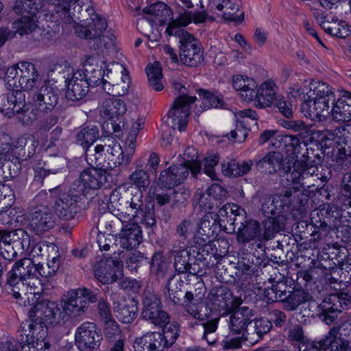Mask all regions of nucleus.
<instances>
[{
	"instance_id": "nucleus-1",
	"label": "nucleus",
	"mask_w": 351,
	"mask_h": 351,
	"mask_svg": "<svg viewBox=\"0 0 351 351\" xmlns=\"http://www.w3.org/2000/svg\"><path fill=\"white\" fill-rule=\"evenodd\" d=\"M37 145L33 135L26 134L19 137L16 145L12 149L8 145L0 146V182L3 178V168L9 169L10 176H16L21 169V160L29 158L34 154Z\"/></svg>"
},
{
	"instance_id": "nucleus-2",
	"label": "nucleus",
	"mask_w": 351,
	"mask_h": 351,
	"mask_svg": "<svg viewBox=\"0 0 351 351\" xmlns=\"http://www.w3.org/2000/svg\"><path fill=\"white\" fill-rule=\"evenodd\" d=\"M220 229L217 213L208 212L201 218L199 228L194 237L195 243L203 245L204 251L213 254L216 259L223 257L228 252L227 241H211V238H215Z\"/></svg>"
},
{
	"instance_id": "nucleus-3",
	"label": "nucleus",
	"mask_w": 351,
	"mask_h": 351,
	"mask_svg": "<svg viewBox=\"0 0 351 351\" xmlns=\"http://www.w3.org/2000/svg\"><path fill=\"white\" fill-rule=\"evenodd\" d=\"M86 160L91 167L112 170L124 163L123 152L117 141L108 138L104 144L97 145L94 149H87Z\"/></svg>"
},
{
	"instance_id": "nucleus-4",
	"label": "nucleus",
	"mask_w": 351,
	"mask_h": 351,
	"mask_svg": "<svg viewBox=\"0 0 351 351\" xmlns=\"http://www.w3.org/2000/svg\"><path fill=\"white\" fill-rule=\"evenodd\" d=\"M302 161L296 160L290 172L287 173V179H291L293 184H298L297 188L308 189L316 186V189H322L328 180V177L320 171L322 167L307 164L305 154L302 155Z\"/></svg>"
},
{
	"instance_id": "nucleus-5",
	"label": "nucleus",
	"mask_w": 351,
	"mask_h": 351,
	"mask_svg": "<svg viewBox=\"0 0 351 351\" xmlns=\"http://www.w3.org/2000/svg\"><path fill=\"white\" fill-rule=\"evenodd\" d=\"M5 82L12 92L28 91L40 84L36 66L31 62H21L7 69Z\"/></svg>"
},
{
	"instance_id": "nucleus-6",
	"label": "nucleus",
	"mask_w": 351,
	"mask_h": 351,
	"mask_svg": "<svg viewBox=\"0 0 351 351\" xmlns=\"http://www.w3.org/2000/svg\"><path fill=\"white\" fill-rule=\"evenodd\" d=\"M54 11L62 23L73 26L96 14L91 0H58Z\"/></svg>"
},
{
	"instance_id": "nucleus-7",
	"label": "nucleus",
	"mask_w": 351,
	"mask_h": 351,
	"mask_svg": "<svg viewBox=\"0 0 351 351\" xmlns=\"http://www.w3.org/2000/svg\"><path fill=\"white\" fill-rule=\"evenodd\" d=\"M265 296L272 302H280L285 311H293L301 304L308 302L311 295L308 292L301 289L288 287L285 282H276L271 285L265 291Z\"/></svg>"
},
{
	"instance_id": "nucleus-8",
	"label": "nucleus",
	"mask_w": 351,
	"mask_h": 351,
	"mask_svg": "<svg viewBox=\"0 0 351 351\" xmlns=\"http://www.w3.org/2000/svg\"><path fill=\"white\" fill-rule=\"evenodd\" d=\"M0 242V255L4 260L12 261L18 254L22 255L30 245V237L22 228L7 231L3 230Z\"/></svg>"
},
{
	"instance_id": "nucleus-9",
	"label": "nucleus",
	"mask_w": 351,
	"mask_h": 351,
	"mask_svg": "<svg viewBox=\"0 0 351 351\" xmlns=\"http://www.w3.org/2000/svg\"><path fill=\"white\" fill-rule=\"evenodd\" d=\"M0 101H7V109H12V116L23 125H32L38 118V109L32 102H26L24 93L11 92L1 95Z\"/></svg>"
},
{
	"instance_id": "nucleus-10",
	"label": "nucleus",
	"mask_w": 351,
	"mask_h": 351,
	"mask_svg": "<svg viewBox=\"0 0 351 351\" xmlns=\"http://www.w3.org/2000/svg\"><path fill=\"white\" fill-rule=\"evenodd\" d=\"M172 85L176 90L181 93L182 95L175 99L167 115L172 118L173 126H178L179 131L182 132L186 128L191 105L196 101L197 98L195 96L186 95L185 92L182 91V89L185 90V86L179 80H173Z\"/></svg>"
},
{
	"instance_id": "nucleus-11",
	"label": "nucleus",
	"mask_w": 351,
	"mask_h": 351,
	"mask_svg": "<svg viewBox=\"0 0 351 351\" xmlns=\"http://www.w3.org/2000/svg\"><path fill=\"white\" fill-rule=\"evenodd\" d=\"M180 38V56L182 62L189 66H196L203 61V51L199 41L184 30L175 32Z\"/></svg>"
},
{
	"instance_id": "nucleus-12",
	"label": "nucleus",
	"mask_w": 351,
	"mask_h": 351,
	"mask_svg": "<svg viewBox=\"0 0 351 351\" xmlns=\"http://www.w3.org/2000/svg\"><path fill=\"white\" fill-rule=\"evenodd\" d=\"M104 80V90L113 97L124 96L128 93L130 78L123 64L119 62L112 63V71Z\"/></svg>"
},
{
	"instance_id": "nucleus-13",
	"label": "nucleus",
	"mask_w": 351,
	"mask_h": 351,
	"mask_svg": "<svg viewBox=\"0 0 351 351\" xmlns=\"http://www.w3.org/2000/svg\"><path fill=\"white\" fill-rule=\"evenodd\" d=\"M94 167L82 172L79 180L72 184V191L86 196L89 190H96L105 186L107 182L106 170L104 168Z\"/></svg>"
},
{
	"instance_id": "nucleus-14",
	"label": "nucleus",
	"mask_w": 351,
	"mask_h": 351,
	"mask_svg": "<svg viewBox=\"0 0 351 351\" xmlns=\"http://www.w3.org/2000/svg\"><path fill=\"white\" fill-rule=\"evenodd\" d=\"M199 255L195 250L191 247H186L182 250L174 251L173 266L178 274H189L197 276L202 271V267L205 265L204 258L201 257L197 258Z\"/></svg>"
},
{
	"instance_id": "nucleus-15",
	"label": "nucleus",
	"mask_w": 351,
	"mask_h": 351,
	"mask_svg": "<svg viewBox=\"0 0 351 351\" xmlns=\"http://www.w3.org/2000/svg\"><path fill=\"white\" fill-rule=\"evenodd\" d=\"M143 311L141 316L149 320L154 325L162 326L169 320V315L161 308V302L158 296L152 290H145L143 296Z\"/></svg>"
},
{
	"instance_id": "nucleus-16",
	"label": "nucleus",
	"mask_w": 351,
	"mask_h": 351,
	"mask_svg": "<svg viewBox=\"0 0 351 351\" xmlns=\"http://www.w3.org/2000/svg\"><path fill=\"white\" fill-rule=\"evenodd\" d=\"M351 306L350 295L346 293L330 294L326 297L319 304V308L327 324H330L337 317L339 313Z\"/></svg>"
},
{
	"instance_id": "nucleus-17",
	"label": "nucleus",
	"mask_w": 351,
	"mask_h": 351,
	"mask_svg": "<svg viewBox=\"0 0 351 351\" xmlns=\"http://www.w3.org/2000/svg\"><path fill=\"white\" fill-rule=\"evenodd\" d=\"M84 71H82L83 77L90 86L101 85L104 89V80L109 75L112 71V64L106 66L103 61H99L98 57L93 55L86 56L85 61Z\"/></svg>"
},
{
	"instance_id": "nucleus-18",
	"label": "nucleus",
	"mask_w": 351,
	"mask_h": 351,
	"mask_svg": "<svg viewBox=\"0 0 351 351\" xmlns=\"http://www.w3.org/2000/svg\"><path fill=\"white\" fill-rule=\"evenodd\" d=\"M27 225L38 235L44 234L56 225V218L47 206H40L32 210L27 216Z\"/></svg>"
},
{
	"instance_id": "nucleus-19",
	"label": "nucleus",
	"mask_w": 351,
	"mask_h": 351,
	"mask_svg": "<svg viewBox=\"0 0 351 351\" xmlns=\"http://www.w3.org/2000/svg\"><path fill=\"white\" fill-rule=\"evenodd\" d=\"M101 339V333L93 322H84L76 330L75 342L81 351L99 348Z\"/></svg>"
},
{
	"instance_id": "nucleus-20",
	"label": "nucleus",
	"mask_w": 351,
	"mask_h": 351,
	"mask_svg": "<svg viewBox=\"0 0 351 351\" xmlns=\"http://www.w3.org/2000/svg\"><path fill=\"white\" fill-rule=\"evenodd\" d=\"M106 28V20L97 14L88 18V21H84L83 24L74 25L75 33L78 37L99 43V36H102Z\"/></svg>"
},
{
	"instance_id": "nucleus-21",
	"label": "nucleus",
	"mask_w": 351,
	"mask_h": 351,
	"mask_svg": "<svg viewBox=\"0 0 351 351\" xmlns=\"http://www.w3.org/2000/svg\"><path fill=\"white\" fill-rule=\"evenodd\" d=\"M29 316L36 317L43 319L47 324L53 325L62 321L65 314L56 302L45 300L36 304L30 309Z\"/></svg>"
},
{
	"instance_id": "nucleus-22",
	"label": "nucleus",
	"mask_w": 351,
	"mask_h": 351,
	"mask_svg": "<svg viewBox=\"0 0 351 351\" xmlns=\"http://www.w3.org/2000/svg\"><path fill=\"white\" fill-rule=\"evenodd\" d=\"M218 221L221 228L231 232H236L241 222L245 219V211L234 204H226L219 210Z\"/></svg>"
},
{
	"instance_id": "nucleus-23",
	"label": "nucleus",
	"mask_w": 351,
	"mask_h": 351,
	"mask_svg": "<svg viewBox=\"0 0 351 351\" xmlns=\"http://www.w3.org/2000/svg\"><path fill=\"white\" fill-rule=\"evenodd\" d=\"M123 263L119 260L108 258L97 263L95 276L101 282L109 284L116 282L123 276Z\"/></svg>"
},
{
	"instance_id": "nucleus-24",
	"label": "nucleus",
	"mask_w": 351,
	"mask_h": 351,
	"mask_svg": "<svg viewBox=\"0 0 351 351\" xmlns=\"http://www.w3.org/2000/svg\"><path fill=\"white\" fill-rule=\"evenodd\" d=\"M71 73L65 77L66 83V97L71 101H78L84 98L88 92L89 84L83 77L82 71H74L73 69H68Z\"/></svg>"
},
{
	"instance_id": "nucleus-25",
	"label": "nucleus",
	"mask_w": 351,
	"mask_h": 351,
	"mask_svg": "<svg viewBox=\"0 0 351 351\" xmlns=\"http://www.w3.org/2000/svg\"><path fill=\"white\" fill-rule=\"evenodd\" d=\"M81 195L77 192L72 191V186L68 194H64L56 200L54 210L56 214L65 220L74 218L80 210L78 203L81 199Z\"/></svg>"
},
{
	"instance_id": "nucleus-26",
	"label": "nucleus",
	"mask_w": 351,
	"mask_h": 351,
	"mask_svg": "<svg viewBox=\"0 0 351 351\" xmlns=\"http://www.w3.org/2000/svg\"><path fill=\"white\" fill-rule=\"evenodd\" d=\"M29 317L28 324H24L20 337L23 342L44 341L47 335V324L36 317Z\"/></svg>"
},
{
	"instance_id": "nucleus-27",
	"label": "nucleus",
	"mask_w": 351,
	"mask_h": 351,
	"mask_svg": "<svg viewBox=\"0 0 351 351\" xmlns=\"http://www.w3.org/2000/svg\"><path fill=\"white\" fill-rule=\"evenodd\" d=\"M237 240L241 244H246L250 241H255L258 247H261V232H262L260 223L252 219H245L241 222L237 230Z\"/></svg>"
},
{
	"instance_id": "nucleus-28",
	"label": "nucleus",
	"mask_w": 351,
	"mask_h": 351,
	"mask_svg": "<svg viewBox=\"0 0 351 351\" xmlns=\"http://www.w3.org/2000/svg\"><path fill=\"white\" fill-rule=\"evenodd\" d=\"M116 241L123 249L130 250L137 247L143 241L142 230L136 223H127L116 234Z\"/></svg>"
},
{
	"instance_id": "nucleus-29",
	"label": "nucleus",
	"mask_w": 351,
	"mask_h": 351,
	"mask_svg": "<svg viewBox=\"0 0 351 351\" xmlns=\"http://www.w3.org/2000/svg\"><path fill=\"white\" fill-rule=\"evenodd\" d=\"M34 101L39 110L47 113L51 112L58 101L57 90L50 85L44 84L36 93Z\"/></svg>"
},
{
	"instance_id": "nucleus-30",
	"label": "nucleus",
	"mask_w": 351,
	"mask_h": 351,
	"mask_svg": "<svg viewBox=\"0 0 351 351\" xmlns=\"http://www.w3.org/2000/svg\"><path fill=\"white\" fill-rule=\"evenodd\" d=\"M188 176L187 167L172 165L160 173L158 185L160 188L171 189L175 185L180 184Z\"/></svg>"
},
{
	"instance_id": "nucleus-31",
	"label": "nucleus",
	"mask_w": 351,
	"mask_h": 351,
	"mask_svg": "<svg viewBox=\"0 0 351 351\" xmlns=\"http://www.w3.org/2000/svg\"><path fill=\"white\" fill-rule=\"evenodd\" d=\"M253 311L247 306L233 311L229 317V328L234 334L244 333L249 328Z\"/></svg>"
},
{
	"instance_id": "nucleus-32",
	"label": "nucleus",
	"mask_w": 351,
	"mask_h": 351,
	"mask_svg": "<svg viewBox=\"0 0 351 351\" xmlns=\"http://www.w3.org/2000/svg\"><path fill=\"white\" fill-rule=\"evenodd\" d=\"M109 201L108 208L110 213L122 221H127L136 217L128 204L127 197L120 196L118 193H113Z\"/></svg>"
},
{
	"instance_id": "nucleus-33",
	"label": "nucleus",
	"mask_w": 351,
	"mask_h": 351,
	"mask_svg": "<svg viewBox=\"0 0 351 351\" xmlns=\"http://www.w3.org/2000/svg\"><path fill=\"white\" fill-rule=\"evenodd\" d=\"M287 195L282 193L267 196L264 198L261 206L263 215L269 217L270 215H280L286 213L289 204Z\"/></svg>"
},
{
	"instance_id": "nucleus-34",
	"label": "nucleus",
	"mask_w": 351,
	"mask_h": 351,
	"mask_svg": "<svg viewBox=\"0 0 351 351\" xmlns=\"http://www.w3.org/2000/svg\"><path fill=\"white\" fill-rule=\"evenodd\" d=\"M133 347L135 351H163L165 343L160 332H148L136 338Z\"/></svg>"
},
{
	"instance_id": "nucleus-35",
	"label": "nucleus",
	"mask_w": 351,
	"mask_h": 351,
	"mask_svg": "<svg viewBox=\"0 0 351 351\" xmlns=\"http://www.w3.org/2000/svg\"><path fill=\"white\" fill-rule=\"evenodd\" d=\"M276 86L274 82L267 81L257 86L251 101L259 108H265L271 106L276 95Z\"/></svg>"
},
{
	"instance_id": "nucleus-36",
	"label": "nucleus",
	"mask_w": 351,
	"mask_h": 351,
	"mask_svg": "<svg viewBox=\"0 0 351 351\" xmlns=\"http://www.w3.org/2000/svg\"><path fill=\"white\" fill-rule=\"evenodd\" d=\"M330 104L319 101L317 98H311L308 97L305 100L302 108L306 109L308 116L313 119L319 121L325 120L328 115L332 116L333 107Z\"/></svg>"
},
{
	"instance_id": "nucleus-37",
	"label": "nucleus",
	"mask_w": 351,
	"mask_h": 351,
	"mask_svg": "<svg viewBox=\"0 0 351 351\" xmlns=\"http://www.w3.org/2000/svg\"><path fill=\"white\" fill-rule=\"evenodd\" d=\"M272 328L271 321L266 318L251 319L249 328L245 330L243 338L250 343L260 340L263 336L270 331Z\"/></svg>"
},
{
	"instance_id": "nucleus-38",
	"label": "nucleus",
	"mask_w": 351,
	"mask_h": 351,
	"mask_svg": "<svg viewBox=\"0 0 351 351\" xmlns=\"http://www.w3.org/2000/svg\"><path fill=\"white\" fill-rule=\"evenodd\" d=\"M308 97L317 98L319 101L327 104L335 106L336 104V96L333 88L324 82H317L310 84V90Z\"/></svg>"
},
{
	"instance_id": "nucleus-39",
	"label": "nucleus",
	"mask_w": 351,
	"mask_h": 351,
	"mask_svg": "<svg viewBox=\"0 0 351 351\" xmlns=\"http://www.w3.org/2000/svg\"><path fill=\"white\" fill-rule=\"evenodd\" d=\"M127 111L126 104L120 99L108 97L104 100L101 107V113L104 117L112 121L119 119Z\"/></svg>"
},
{
	"instance_id": "nucleus-40",
	"label": "nucleus",
	"mask_w": 351,
	"mask_h": 351,
	"mask_svg": "<svg viewBox=\"0 0 351 351\" xmlns=\"http://www.w3.org/2000/svg\"><path fill=\"white\" fill-rule=\"evenodd\" d=\"M87 308V301L81 298L75 289L68 292V298L63 306L65 315L69 314L73 317H79L82 315Z\"/></svg>"
},
{
	"instance_id": "nucleus-41",
	"label": "nucleus",
	"mask_w": 351,
	"mask_h": 351,
	"mask_svg": "<svg viewBox=\"0 0 351 351\" xmlns=\"http://www.w3.org/2000/svg\"><path fill=\"white\" fill-rule=\"evenodd\" d=\"M113 308L117 317L123 323H131L137 315V302L133 298L114 302Z\"/></svg>"
},
{
	"instance_id": "nucleus-42",
	"label": "nucleus",
	"mask_w": 351,
	"mask_h": 351,
	"mask_svg": "<svg viewBox=\"0 0 351 351\" xmlns=\"http://www.w3.org/2000/svg\"><path fill=\"white\" fill-rule=\"evenodd\" d=\"M332 119L337 122L351 121V93L345 91L333 107Z\"/></svg>"
},
{
	"instance_id": "nucleus-43",
	"label": "nucleus",
	"mask_w": 351,
	"mask_h": 351,
	"mask_svg": "<svg viewBox=\"0 0 351 351\" xmlns=\"http://www.w3.org/2000/svg\"><path fill=\"white\" fill-rule=\"evenodd\" d=\"M11 271L24 279L26 282L40 275L38 265L35 264L31 258H21L16 261Z\"/></svg>"
},
{
	"instance_id": "nucleus-44",
	"label": "nucleus",
	"mask_w": 351,
	"mask_h": 351,
	"mask_svg": "<svg viewBox=\"0 0 351 351\" xmlns=\"http://www.w3.org/2000/svg\"><path fill=\"white\" fill-rule=\"evenodd\" d=\"M282 195H287L286 196L289 199L288 202H289V204L287 205L289 208L286 213H291L295 215L297 213L300 214L304 212V206L308 199V195L306 193L293 188L285 190Z\"/></svg>"
},
{
	"instance_id": "nucleus-45",
	"label": "nucleus",
	"mask_w": 351,
	"mask_h": 351,
	"mask_svg": "<svg viewBox=\"0 0 351 351\" xmlns=\"http://www.w3.org/2000/svg\"><path fill=\"white\" fill-rule=\"evenodd\" d=\"M204 293L199 295L191 291L185 293L184 297V308L185 311L193 317L197 319H203V315L200 311L203 307Z\"/></svg>"
},
{
	"instance_id": "nucleus-46",
	"label": "nucleus",
	"mask_w": 351,
	"mask_h": 351,
	"mask_svg": "<svg viewBox=\"0 0 351 351\" xmlns=\"http://www.w3.org/2000/svg\"><path fill=\"white\" fill-rule=\"evenodd\" d=\"M26 282L11 270L7 274L5 288L7 292L12 294L16 299H24L27 293Z\"/></svg>"
},
{
	"instance_id": "nucleus-47",
	"label": "nucleus",
	"mask_w": 351,
	"mask_h": 351,
	"mask_svg": "<svg viewBox=\"0 0 351 351\" xmlns=\"http://www.w3.org/2000/svg\"><path fill=\"white\" fill-rule=\"evenodd\" d=\"M123 221L112 215L108 214L101 216L97 221V229L99 234H107L108 237L118 234L117 232L123 227Z\"/></svg>"
},
{
	"instance_id": "nucleus-48",
	"label": "nucleus",
	"mask_w": 351,
	"mask_h": 351,
	"mask_svg": "<svg viewBox=\"0 0 351 351\" xmlns=\"http://www.w3.org/2000/svg\"><path fill=\"white\" fill-rule=\"evenodd\" d=\"M283 156L280 152H270L263 158L255 160L256 167L258 169L268 171L269 173L276 172L280 168Z\"/></svg>"
},
{
	"instance_id": "nucleus-49",
	"label": "nucleus",
	"mask_w": 351,
	"mask_h": 351,
	"mask_svg": "<svg viewBox=\"0 0 351 351\" xmlns=\"http://www.w3.org/2000/svg\"><path fill=\"white\" fill-rule=\"evenodd\" d=\"M252 160H248L239 163L235 160H230L228 162H223L221 170L223 173L228 177H238L246 174L252 168Z\"/></svg>"
},
{
	"instance_id": "nucleus-50",
	"label": "nucleus",
	"mask_w": 351,
	"mask_h": 351,
	"mask_svg": "<svg viewBox=\"0 0 351 351\" xmlns=\"http://www.w3.org/2000/svg\"><path fill=\"white\" fill-rule=\"evenodd\" d=\"M322 27L329 34L341 38H344L351 34V27L348 25L346 21H339L338 19L333 18L330 21L324 22Z\"/></svg>"
},
{
	"instance_id": "nucleus-51",
	"label": "nucleus",
	"mask_w": 351,
	"mask_h": 351,
	"mask_svg": "<svg viewBox=\"0 0 351 351\" xmlns=\"http://www.w3.org/2000/svg\"><path fill=\"white\" fill-rule=\"evenodd\" d=\"M216 8L219 11H223V17L228 21H242L244 18L243 12L239 16L236 15L239 10V5L232 3L230 0H216Z\"/></svg>"
},
{
	"instance_id": "nucleus-52",
	"label": "nucleus",
	"mask_w": 351,
	"mask_h": 351,
	"mask_svg": "<svg viewBox=\"0 0 351 351\" xmlns=\"http://www.w3.org/2000/svg\"><path fill=\"white\" fill-rule=\"evenodd\" d=\"M283 228V223H280L276 217H268L263 221L261 226L262 232H261V245L264 242L272 239Z\"/></svg>"
},
{
	"instance_id": "nucleus-53",
	"label": "nucleus",
	"mask_w": 351,
	"mask_h": 351,
	"mask_svg": "<svg viewBox=\"0 0 351 351\" xmlns=\"http://www.w3.org/2000/svg\"><path fill=\"white\" fill-rule=\"evenodd\" d=\"M150 269L151 272L158 279H163L167 276L169 270V264L162 253L156 252L154 254L152 258Z\"/></svg>"
},
{
	"instance_id": "nucleus-54",
	"label": "nucleus",
	"mask_w": 351,
	"mask_h": 351,
	"mask_svg": "<svg viewBox=\"0 0 351 351\" xmlns=\"http://www.w3.org/2000/svg\"><path fill=\"white\" fill-rule=\"evenodd\" d=\"M183 285V282L174 276L168 279L167 285L168 298L174 304H180L184 297Z\"/></svg>"
},
{
	"instance_id": "nucleus-55",
	"label": "nucleus",
	"mask_w": 351,
	"mask_h": 351,
	"mask_svg": "<svg viewBox=\"0 0 351 351\" xmlns=\"http://www.w3.org/2000/svg\"><path fill=\"white\" fill-rule=\"evenodd\" d=\"M37 27L36 17L24 15L20 19L16 20L12 23V31L15 34H19L21 36L32 33Z\"/></svg>"
},
{
	"instance_id": "nucleus-56",
	"label": "nucleus",
	"mask_w": 351,
	"mask_h": 351,
	"mask_svg": "<svg viewBox=\"0 0 351 351\" xmlns=\"http://www.w3.org/2000/svg\"><path fill=\"white\" fill-rule=\"evenodd\" d=\"M43 5V0H16L14 9L16 13L26 12L27 16L35 17L36 13Z\"/></svg>"
},
{
	"instance_id": "nucleus-57",
	"label": "nucleus",
	"mask_w": 351,
	"mask_h": 351,
	"mask_svg": "<svg viewBox=\"0 0 351 351\" xmlns=\"http://www.w3.org/2000/svg\"><path fill=\"white\" fill-rule=\"evenodd\" d=\"M232 297V293L226 286H220L214 287L211 289L207 298L217 307H222L223 304H226V302Z\"/></svg>"
},
{
	"instance_id": "nucleus-58",
	"label": "nucleus",
	"mask_w": 351,
	"mask_h": 351,
	"mask_svg": "<svg viewBox=\"0 0 351 351\" xmlns=\"http://www.w3.org/2000/svg\"><path fill=\"white\" fill-rule=\"evenodd\" d=\"M183 157V162L180 164V166H185L188 167V171H190L193 176H196L201 171V164L195 158L197 157V152L193 147H188L184 153Z\"/></svg>"
},
{
	"instance_id": "nucleus-59",
	"label": "nucleus",
	"mask_w": 351,
	"mask_h": 351,
	"mask_svg": "<svg viewBox=\"0 0 351 351\" xmlns=\"http://www.w3.org/2000/svg\"><path fill=\"white\" fill-rule=\"evenodd\" d=\"M58 247L53 243L40 241L34 244L29 252L33 258L36 256H46L50 258L51 255L56 254Z\"/></svg>"
},
{
	"instance_id": "nucleus-60",
	"label": "nucleus",
	"mask_w": 351,
	"mask_h": 351,
	"mask_svg": "<svg viewBox=\"0 0 351 351\" xmlns=\"http://www.w3.org/2000/svg\"><path fill=\"white\" fill-rule=\"evenodd\" d=\"M298 143V138L292 135L280 136L279 140L274 141V149H278L292 158L294 147Z\"/></svg>"
},
{
	"instance_id": "nucleus-61",
	"label": "nucleus",
	"mask_w": 351,
	"mask_h": 351,
	"mask_svg": "<svg viewBox=\"0 0 351 351\" xmlns=\"http://www.w3.org/2000/svg\"><path fill=\"white\" fill-rule=\"evenodd\" d=\"M147 75L149 86L157 91H160L164 88L161 82L162 77V69L158 63L151 65L147 68Z\"/></svg>"
},
{
	"instance_id": "nucleus-62",
	"label": "nucleus",
	"mask_w": 351,
	"mask_h": 351,
	"mask_svg": "<svg viewBox=\"0 0 351 351\" xmlns=\"http://www.w3.org/2000/svg\"><path fill=\"white\" fill-rule=\"evenodd\" d=\"M27 287V295L24 298H27L28 300V303L32 304L38 303V300L39 299V295L43 291V285L39 280L38 276L32 278L31 280H28L26 282Z\"/></svg>"
},
{
	"instance_id": "nucleus-63",
	"label": "nucleus",
	"mask_w": 351,
	"mask_h": 351,
	"mask_svg": "<svg viewBox=\"0 0 351 351\" xmlns=\"http://www.w3.org/2000/svg\"><path fill=\"white\" fill-rule=\"evenodd\" d=\"M99 130L96 127L82 128L77 134V142L84 148L89 146L98 138Z\"/></svg>"
},
{
	"instance_id": "nucleus-64",
	"label": "nucleus",
	"mask_w": 351,
	"mask_h": 351,
	"mask_svg": "<svg viewBox=\"0 0 351 351\" xmlns=\"http://www.w3.org/2000/svg\"><path fill=\"white\" fill-rule=\"evenodd\" d=\"M335 330H330L326 336V343L329 345V351H351V347L348 340L335 337Z\"/></svg>"
}]
</instances>
